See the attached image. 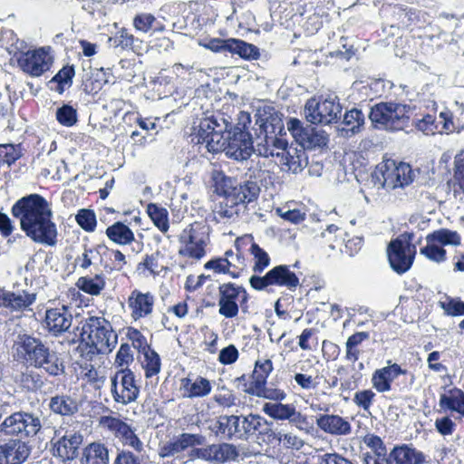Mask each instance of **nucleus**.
Instances as JSON below:
<instances>
[{"label":"nucleus","mask_w":464,"mask_h":464,"mask_svg":"<svg viewBox=\"0 0 464 464\" xmlns=\"http://www.w3.org/2000/svg\"><path fill=\"white\" fill-rule=\"evenodd\" d=\"M12 215L33 242L47 246L57 244L58 230L53 221L50 203L39 194H30L18 199L12 207Z\"/></svg>","instance_id":"f257e3e1"},{"label":"nucleus","mask_w":464,"mask_h":464,"mask_svg":"<svg viewBox=\"0 0 464 464\" xmlns=\"http://www.w3.org/2000/svg\"><path fill=\"white\" fill-rule=\"evenodd\" d=\"M13 350L17 361L40 369L50 376L55 377L65 372L63 359L40 338L27 334H18Z\"/></svg>","instance_id":"f03ea898"},{"label":"nucleus","mask_w":464,"mask_h":464,"mask_svg":"<svg viewBox=\"0 0 464 464\" xmlns=\"http://www.w3.org/2000/svg\"><path fill=\"white\" fill-rule=\"evenodd\" d=\"M212 180L218 195H227L228 199L236 201L243 210L247 204L256 201L260 193V187L256 181L237 182L236 179L227 176L223 171L214 170Z\"/></svg>","instance_id":"7ed1b4c3"},{"label":"nucleus","mask_w":464,"mask_h":464,"mask_svg":"<svg viewBox=\"0 0 464 464\" xmlns=\"http://www.w3.org/2000/svg\"><path fill=\"white\" fill-rule=\"evenodd\" d=\"M80 337L92 353H109L117 343V334L103 317L87 318L82 326Z\"/></svg>","instance_id":"20e7f679"},{"label":"nucleus","mask_w":464,"mask_h":464,"mask_svg":"<svg viewBox=\"0 0 464 464\" xmlns=\"http://www.w3.org/2000/svg\"><path fill=\"white\" fill-rule=\"evenodd\" d=\"M42 427V420L38 414L18 411L5 417L0 423V434L24 440L35 437Z\"/></svg>","instance_id":"39448f33"},{"label":"nucleus","mask_w":464,"mask_h":464,"mask_svg":"<svg viewBox=\"0 0 464 464\" xmlns=\"http://www.w3.org/2000/svg\"><path fill=\"white\" fill-rule=\"evenodd\" d=\"M208 234L209 227L206 224L195 222L188 225L179 235V256L201 259L206 254Z\"/></svg>","instance_id":"423d86ee"},{"label":"nucleus","mask_w":464,"mask_h":464,"mask_svg":"<svg viewBox=\"0 0 464 464\" xmlns=\"http://www.w3.org/2000/svg\"><path fill=\"white\" fill-rule=\"evenodd\" d=\"M304 116L312 124H331L341 119L342 106L339 98L330 94L323 101L309 99L304 105Z\"/></svg>","instance_id":"0eeeda50"},{"label":"nucleus","mask_w":464,"mask_h":464,"mask_svg":"<svg viewBox=\"0 0 464 464\" xmlns=\"http://www.w3.org/2000/svg\"><path fill=\"white\" fill-rule=\"evenodd\" d=\"M224 143L221 152L236 160H246L255 152L250 133L239 127H234L225 133Z\"/></svg>","instance_id":"6e6552de"},{"label":"nucleus","mask_w":464,"mask_h":464,"mask_svg":"<svg viewBox=\"0 0 464 464\" xmlns=\"http://www.w3.org/2000/svg\"><path fill=\"white\" fill-rule=\"evenodd\" d=\"M277 146L283 148L281 152H273L267 147H260L258 155L268 158L276 157L278 161L276 163L283 166L284 170L298 173L307 165V159L304 150L289 147L287 141H277Z\"/></svg>","instance_id":"1a4fd4ad"},{"label":"nucleus","mask_w":464,"mask_h":464,"mask_svg":"<svg viewBox=\"0 0 464 464\" xmlns=\"http://www.w3.org/2000/svg\"><path fill=\"white\" fill-rule=\"evenodd\" d=\"M219 293V314L226 318H233L237 315L239 301L243 312H246V306L244 304L247 302L248 295L244 287L237 286L232 283L223 284L218 287Z\"/></svg>","instance_id":"9d476101"},{"label":"nucleus","mask_w":464,"mask_h":464,"mask_svg":"<svg viewBox=\"0 0 464 464\" xmlns=\"http://www.w3.org/2000/svg\"><path fill=\"white\" fill-rule=\"evenodd\" d=\"M287 129L304 150L323 148L329 140L324 130L311 126L304 127V123L296 118H291L287 121Z\"/></svg>","instance_id":"9b49d317"},{"label":"nucleus","mask_w":464,"mask_h":464,"mask_svg":"<svg viewBox=\"0 0 464 464\" xmlns=\"http://www.w3.org/2000/svg\"><path fill=\"white\" fill-rule=\"evenodd\" d=\"M250 285L256 290H264L269 285L285 286L289 289L295 288L299 285L298 276L289 266L280 265L269 270L266 276H252L249 279Z\"/></svg>","instance_id":"f8f14e48"},{"label":"nucleus","mask_w":464,"mask_h":464,"mask_svg":"<svg viewBox=\"0 0 464 464\" xmlns=\"http://www.w3.org/2000/svg\"><path fill=\"white\" fill-rule=\"evenodd\" d=\"M387 254L392 268L398 274H403L413 263L416 246L410 242V237H398L389 244Z\"/></svg>","instance_id":"ddd939ff"},{"label":"nucleus","mask_w":464,"mask_h":464,"mask_svg":"<svg viewBox=\"0 0 464 464\" xmlns=\"http://www.w3.org/2000/svg\"><path fill=\"white\" fill-rule=\"evenodd\" d=\"M111 393L117 403L127 405L135 401L140 389L136 384L135 375L129 369L118 371L111 378Z\"/></svg>","instance_id":"4468645a"},{"label":"nucleus","mask_w":464,"mask_h":464,"mask_svg":"<svg viewBox=\"0 0 464 464\" xmlns=\"http://www.w3.org/2000/svg\"><path fill=\"white\" fill-rule=\"evenodd\" d=\"M100 424L111 432L124 445L131 447L137 452L144 450L143 443L135 434L134 430L121 419L112 416H103L100 420Z\"/></svg>","instance_id":"2eb2a0df"},{"label":"nucleus","mask_w":464,"mask_h":464,"mask_svg":"<svg viewBox=\"0 0 464 464\" xmlns=\"http://www.w3.org/2000/svg\"><path fill=\"white\" fill-rule=\"evenodd\" d=\"M32 450L28 441L10 437L0 443V464H23L30 457Z\"/></svg>","instance_id":"dca6fc26"},{"label":"nucleus","mask_w":464,"mask_h":464,"mask_svg":"<svg viewBox=\"0 0 464 464\" xmlns=\"http://www.w3.org/2000/svg\"><path fill=\"white\" fill-rule=\"evenodd\" d=\"M263 411L275 420H288L299 429L308 424L306 416L297 411L293 404L267 402L264 404Z\"/></svg>","instance_id":"f3484780"},{"label":"nucleus","mask_w":464,"mask_h":464,"mask_svg":"<svg viewBox=\"0 0 464 464\" xmlns=\"http://www.w3.org/2000/svg\"><path fill=\"white\" fill-rule=\"evenodd\" d=\"M204 437L199 434L182 433L160 446L159 455L162 458L173 457L188 448L202 445Z\"/></svg>","instance_id":"a211bd4d"},{"label":"nucleus","mask_w":464,"mask_h":464,"mask_svg":"<svg viewBox=\"0 0 464 464\" xmlns=\"http://www.w3.org/2000/svg\"><path fill=\"white\" fill-rule=\"evenodd\" d=\"M44 321L48 331L57 336L71 327L72 315L68 307L63 305L47 309Z\"/></svg>","instance_id":"6ab92c4d"},{"label":"nucleus","mask_w":464,"mask_h":464,"mask_svg":"<svg viewBox=\"0 0 464 464\" xmlns=\"http://www.w3.org/2000/svg\"><path fill=\"white\" fill-rule=\"evenodd\" d=\"M197 456L205 460L227 462L235 460L238 457V451L233 444H212L204 449L196 450Z\"/></svg>","instance_id":"aec40b11"},{"label":"nucleus","mask_w":464,"mask_h":464,"mask_svg":"<svg viewBox=\"0 0 464 464\" xmlns=\"http://www.w3.org/2000/svg\"><path fill=\"white\" fill-rule=\"evenodd\" d=\"M82 443V435L79 432H66L53 446L54 455L63 461L72 460L78 456V450Z\"/></svg>","instance_id":"412c9836"},{"label":"nucleus","mask_w":464,"mask_h":464,"mask_svg":"<svg viewBox=\"0 0 464 464\" xmlns=\"http://www.w3.org/2000/svg\"><path fill=\"white\" fill-rule=\"evenodd\" d=\"M19 66L32 76H40L49 70L47 56L42 50L27 51L17 59Z\"/></svg>","instance_id":"4be33fe9"},{"label":"nucleus","mask_w":464,"mask_h":464,"mask_svg":"<svg viewBox=\"0 0 464 464\" xmlns=\"http://www.w3.org/2000/svg\"><path fill=\"white\" fill-rule=\"evenodd\" d=\"M317 427L333 436H346L352 431L350 422L335 414H321L316 418Z\"/></svg>","instance_id":"5701e85b"},{"label":"nucleus","mask_w":464,"mask_h":464,"mask_svg":"<svg viewBox=\"0 0 464 464\" xmlns=\"http://www.w3.org/2000/svg\"><path fill=\"white\" fill-rule=\"evenodd\" d=\"M221 196L222 200L215 204L212 209L213 220L222 224L235 222L243 210L242 208L236 201H230L227 195Z\"/></svg>","instance_id":"b1692460"},{"label":"nucleus","mask_w":464,"mask_h":464,"mask_svg":"<svg viewBox=\"0 0 464 464\" xmlns=\"http://www.w3.org/2000/svg\"><path fill=\"white\" fill-rule=\"evenodd\" d=\"M383 185L387 188H395L403 187L412 181L411 169L409 164L401 163L394 166L392 169L386 167V170L382 172Z\"/></svg>","instance_id":"393cba45"},{"label":"nucleus","mask_w":464,"mask_h":464,"mask_svg":"<svg viewBox=\"0 0 464 464\" xmlns=\"http://www.w3.org/2000/svg\"><path fill=\"white\" fill-rule=\"evenodd\" d=\"M255 418L256 414L231 415L232 439L246 440L254 436Z\"/></svg>","instance_id":"a878e982"},{"label":"nucleus","mask_w":464,"mask_h":464,"mask_svg":"<svg viewBox=\"0 0 464 464\" xmlns=\"http://www.w3.org/2000/svg\"><path fill=\"white\" fill-rule=\"evenodd\" d=\"M390 459L395 464H423L425 462L424 454L408 445L394 447L390 452Z\"/></svg>","instance_id":"bb28decb"},{"label":"nucleus","mask_w":464,"mask_h":464,"mask_svg":"<svg viewBox=\"0 0 464 464\" xmlns=\"http://www.w3.org/2000/svg\"><path fill=\"white\" fill-rule=\"evenodd\" d=\"M50 410L61 416H72L79 411L78 402L67 394H57L50 399Z\"/></svg>","instance_id":"cd10ccee"},{"label":"nucleus","mask_w":464,"mask_h":464,"mask_svg":"<svg viewBox=\"0 0 464 464\" xmlns=\"http://www.w3.org/2000/svg\"><path fill=\"white\" fill-rule=\"evenodd\" d=\"M409 110L410 107L405 104L390 102L388 130H399L407 127L410 120Z\"/></svg>","instance_id":"c85d7f7f"},{"label":"nucleus","mask_w":464,"mask_h":464,"mask_svg":"<svg viewBox=\"0 0 464 464\" xmlns=\"http://www.w3.org/2000/svg\"><path fill=\"white\" fill-rule=\"evenodd\" d=\"M34 301L35 294H29L25 291L14 293L5 290V298L2 304L13 311H21L29 307Z\"/></svg>","instance_id":"c756f323"},{"label":"nucleus","mask_w":464,"mask_h":464,"mask_svg":"<svg viewBox=\"0 0 464 464\" xmlns=\"http://www.w3.org/2000/svg\"><path fill=\"white\" fill-rule=\"evenodd\" d=\"M153 302V296L150 294H142L136 290L129 297V304L132 308L134 317H142L150 314Z\"/></svg>","instance_id":"7c9ffc66"},{"label":"nucleus","mask_w":464,"mask_h":464,"mask_svg":"<svg viewBox=\"0 0 464 464\" xmlns=\"http://www.w3.org/2000/svg\"><path fill=\"white\" fill-rule=\"evenodd\" d=\"M109 450L104 444L92 442L84 448L82 464H109Z\"/></svg>","instance_id":"2f4dec72"},{"label":"nucleus","mask_w":464,"mask_h":464,"mask_svg":"<svg viewBox=\"0 0 464 464\" xmlns=\"http://www.w3.org/2000/svg\"><path fill=\"white\" fill-rule=\"evenodd\" d=\"M440 125V133L460 132L464 129V121L460 116H457L454 112L445 110L440 111L438 118Z\"/></svg>","instance_id":"473e14b6"},{"label":"nucleus","mask_w":464,"mask_h":464,"mask_svg":"<svg viewBox=\"0 0 464 464\" xmlns=\"http://www.w3.org/2000/svg\"><path fill=\"white\" fill-rule=\"evenodd\" d=\"M343 122L347 128L343 129L342 131L346 137H351L362 130L365 116L361 110L353 108L344 113Z\"/></svg>","instance_id":"72a5a7b5"},{"label":"nucleus","mask_w":464,"mask_h":464,"mask_svg":"<svg viewBox=\"0 0 464 464\" xmlns=\"http://www.w3.org/2000/svg\"><path fill=\"white\" fill-rule=\"evenodd\" d=\"M183 397H203L208 395L211 391V385L208 380L205 378H198L195 382L190 379H182Z\"/></svg>","instance_id":"f704fd0d"},{"label":"nucleus","mask_w":464,"mask_h":464,"mask_svg":"<svg viewBox=\"0 0 464 464\" xmlns=\"http://www.w3.org/2000/svg\"><path fill=\"white\" fill-rule=\"evenodd\" d=\"M272 370L273 364L269 359L256 361L252 373V382H250L249 387L245 391L248 393V391L261 388L263 385H266V379Z\"/></svg>","instance_id":"c9c22d12"},{"label":"nucleus","mask_w":464,"mask_h":464,"mask_svg":"<svg viewBox=\"0 0 464 464\" xmlns=\"http://www.w3.org/2000/svg\"><path fill=\"white\" fill-rule=\"evenodd\" d=\"M440 405L464 417V392L457 388L450 390L448 394L440 395Z\"/></svg>","instance_id":"e433bc0d"},{"label":"nucleus","mask_w":464,"mask_h":464,"mask_svg":"<svg viewBox=\"0 0 464 464\" xmlns=\"http://www.w3.org/2000/svg\"><path fill=\"white\" fill-rule=\"evenodd\" d=\"M133 25L135 29L142 33L163 32L165 25L157 20L150 13H140L133 18Z\"/></svg>","instance_id":"4c0bfd02"},{"label":"nucleus","mask_w":464,"mask_h":464,"mask_svg":"<svg viewBox=\"0 0 464 464\" xmlns=\"http://www.w3.org/2000/svg\"><path fill=\"white\" fill-rule=\"evenodd\" d=\"M107 237L121 245L130 244L134 240V235L128 226L116 222L106 229Z\"/></svg>","instance_id":"58836bf2"},{"label":"nucleus","mask_w":464,"mask_h":464,"mask_svg":"<svg viewBox=\"0 0 464 464\" xmlns=\"http://www.w3.org/2000/svg\"><path fill=\"white\" fill-rule=\"evenodd\" d=\"M228 53L238 54L244 59H257L259 56V50L256 45L234 38H230Z\"/></svg>","instance_id":"ea45409f"},{"label":"nucleus","mask_w":464,"mask_h":464,"mask_svg":"<svg viewBox=\"0 0 464 464\" xmlns=\"http://www.w3.org/2000/svg\"><path fill=\"white\" fill-rule=\"evenodd\" d=\"M231 424V415H222L209 423L208 430L222 440H232Z\"/></svg>","instance_id":"a19ab883"},{"label":"nucleus","mask_w":464,"mask_h":464,"mask_svg":"<svg viewBox=\"0 0 464 464\" xmlns=\"http://www.w3.org/2000/svg\"><path fill=\"white\" fill-rule=\"evenodd\" d=\"M389 108L390 102H380L372 107L369 113V119L375 127H382L388 130V115L390 112Z\"/></svg>","instance_id":"79ce46f5"},{"label":"nucleus","mask_w":464,"mask_h":464,"mask_svg":"<svg viewBox=\"0 0 464 464\" xmlns=\"http://www.w3.org/2000/svg\"><path fill=\"white\" fill-rule=\"evenodd\" d=\"M77 286L83 292L97 295L105 286V281L102 275H95L93 277L82 276L78 279Z\"/></svg>","instance_id":"37998d69"},{"label":"nucleus","mask_w":464,"mask_h":464,"mask_svg":"<svg viewBox=\"0 0 464 464\" xmlns=\"http://www.w3.org/2000/svg\"><path fill=\"white\" fill-rule=\"evenodd\" d=\"M147 212L154 225L163 233L169 230L168 211L156 204H149Z\"/></svg>","instance_id":"c03bdc74"},{"label":"nucleus","mask_w":464,"mask_h":464,"mask_svg":"<svg viewBox=\"0 0 464 464\" xmlns=\"http://www.w3.org/2000/svg\"><path fill=\"white\" fill-rule=\"evenodd\" d=\"M427 242L432 240L440 245H453L458 246L460 244V237L456 231L449 229H440L430 234L426 237Z\"/></svg>","instance_id":"a18cd8bd"},{"label":"nucleus","mask_w":464,"mask_h":464,"mask_svg":"<svg viewBox=\"0 0 464 464\" xmlns=\"http://www.w3.org/2000/svg\"><path fill=\"white\" fill-rule=\"evenodd\" d=\"M264 435L266 436L268 440H276L278 441L282 440V433L276 432L272 429V422H268L265 418L256 415L255 424H254V435Z\"/></svg>","instance_id":"49530a36"},{"label":"nucleus","mask_w":464,"mask_h":464,"mask_svg":"<svg viewBox=\"0 0 464 464\" xmlns=\"http://www.w3.org/2000/svg\"><path fill=\"white\" fill-rule=\"evenodd\" d=\"M262 130L265 132V137L269 134H281L284 130L283 121L277 112L270 113L264 119H261Z\"/></svg>","instance_id":"de8ad7c7"},{"label":"nucleus","mask_w":464,"mask_h":464,"mask_svg":"<svg viewBox=\"0 0 464 464\" xmlns=\"http://www.w3.org/2000/svg\"><path fill=\"white\" fill-rule=\"evenodd\" d=\"M19 380L24 388L32 392L40 390L45 383L42 375L34 370H26L22 372Z\"/></svg>","instance_id":"09e8293b"},{"label":"nucleus","mask_w":464,"mask_h":464,"mask_svg":"<svg viewBox=\"0 0 464 464\" xmlns=\"http://www.w3.org/2000/svg\"><path fill=\"white\" fill-rule=\"evenodd\" d=\"M143 353L145 356L144 369L146 377H151L156 375L160 371V358L159 354L150 349V347H143Z\"/></svg>","instance_id":"8fccbe9b"},{"label":"nucleus","mask_w":464,"mask_h":464,"mask_svg":"<svg viewBox=\"0 0 464 464\" xmlns=\"http://www.w3.org/2000/svg\"><path fill=\"white\" fill-rule=\"evenodd\" d=\"M220 121L226 125L225 128H219L218 130L212 132L209 136L208 140H207L206 148L209 152L217 153L221 152L222 148L224 146V136L227 131V122L224 118H220Z\"/></svg>","instance_id":"3c124183"},{"label":"nucleus","mask_w":464,"mask_h":464,"mask_svg":"<svg viewBox=\"0 0 464 464\" xmlns=\"http://www.w3.org/2000/svg\"><path fill=\"white\" fill-rule=\"evenodd\" d=\"M55 116L58 122L66 127H72L77 122V111L68 104L58 108Z\"/></svg>","instance_id":"603ef678"},{"label":"nucleus","mask_w":464,"mask_h":464,"mask_svg":"<svg viewBox=\"0 0 464 464\" xmlns=\"http://www.w3.org/2000/svg\"><path fill=\"white\" fill-rule=\"evenodd\" d=\"M250 252L255 258V265L253 266L254 272L262 273L270 263L267 253L256 243L252 244Z\"/></svg>","instance_id":"864d4df0"},{"label":"nucleus","mask_w":464,"mask_h":464,"mask_svg":"<svg viewBox=\"0 0 464 464\" xmlns=\"http://www.w3.org/2000/svg\"><path fill=\"white\" fill-rule=\"evenodd\" d=\"M435 241L427 242V246L420 248V254L424 255L430 260L435 262H442L446 259V250L437 245Z\"/></svg>","instance_id":"5fc2aeb1"},{"label":"nucleus","mask_w":464,"mask_h":464,"mask_svg":"<svg viewBox=\"0 0 464 464\" xmlns=\"http://www.w3.org/2000/svg\"><path fill=\"white\" fill-rule=\"evenodd\" d=\"M161 257L162 255L160 251H156L151 255H146L143 262L139 264V267L143 266L154 276L160 275V273L165 269L164 266L160 263V258Z\"/></svg>","instance_id":"6e6d98bb"},{"label":"nucleus","mask_w":464,"mask_h":464,"mask_svg":"<svg viewBox=\"0 0 464 464\" xmlns=\"http://www.w3.org/2000/svg\"><path fill=\"white\" fill-rule=\"evenodd\" d=\"M78 225L85 231L92 232L96 227V217L92 210L82 208L76 215Z\"/></svg>","instance_id":"4d7b16f0"},{"label":"nucleus","mask_w":464,"mask_h":464,"mask_svg":"<svg viewBox=\"0 0 464 464\" xmlns=\"http://www.w3.org/2000/svg\"><path fill=\"white\" fill-rule=\"evenodd\" d=\"M74 76V69L72 66H65L61 69L58 73L53 76L50 82H57L58 86L56 91L59 93H62L63 89V84H72V77Z\"/></svg>","instance_id":"13d9d810"},{"label":"nucleus","mask_w":464,"mask_h":464,"mask_svg":"<svg viewBox=\"0 0 464 464\" xmlns=\"http://www.w3.org/2000/svg\"><path fill=\"white\" fill-rule=\"evenodd\" d=\"M249 394L256 395L257 397H263L273 401H283L285 398V393L276 388L266 387L263 385L261 388H257L252 391H248Z\"/></svg>","instance_id":"bf43d9fd"},{"label":"nucleus","mask_w":464,"mask_h":464,"mask_svg":"<svg viewBox=\"0 0 464 464\" xmlns=\"http://www.w3.org/2000/svg\"><path fill=\"white\" fill-rule=\"evenodd\" d=\"M364 443L372 449V452H368L365 456H378L387 454L385 445L380 437L375 435H367L364 438Z\"/></svg>","instance_id":"052dcab7"},{"label":"nucleus","mask_w":464,"mask_h":464,"mask_svg":"<svg viewBox=\"0 0 464 464\" xmlns=\"http://www.w3.org/2000/svg\"><path fill=\"white\" fill-rule=\"evenodd\" d=\"M440 304L449 315L456 316L464 314V302L460 300L448 297L445 301H440Z\"/></svg>","instance_id":"680f3d73"},{"label":"nucleus","mask_w":464,"mask_h":464,"mask_svg":"<svg viewBox=\"0 0 464 464\" xmlns=\"http://www.w3.org/2000/svg\"><path fill=\"white\" fill-rule=\"evenodd\" d=\"M340 44L342 48L331 51L330 55L332 57L341 58L346 61L350 60L355 53V50L353 49V45L348 44V39L346 37H341Z\"/></svg>","instance_id":"e2e57ef3"},{"label":"nucleus","mask_w":464,"mask_h":464,"mask_svg":"<svg viewBox=\"0 0 464 464\" xmlns=\"http://www.w3.org/2000/svg\"><path fill=\"white\" fill-rule=\"evenodd\" d=\"M0 152H3V157L8 166H11L22 156L20 147H14L12 144H0Z\"/></svg>","instance_id":"0e129e2a"},{"label":"nucleus","mask_w":464,"mask_h":464,"mask_svg":"<svg viewBox=\"0 0 464 464\" xmlns=\"http://www.w3.org/2000/svg\"><path fill=\"white\" fill-rule=\"evenodd\" d=\"M231 266V263L227 258H217L212 259L205 264V268L207 269H213L215 272L218 273H229L234 277H236L235 274H232L229 271V267Z\"/></svg>","instance_id":"69168bd1"},{"label":"nucleus","mask_w":464,"mask_h":464,"mask_svg":"<svg viewBox=\"0 0 464 464\" xmlns=\"http://www.w3.org/2000/svg\"><path fill=\"white\" fill-rule=\"evenodd\" d=\"M133 361L131 347L129 343H122L117 353L115 363L119 366L128 365Z\"/></svg>","instance_id":"338daca9"},{"label":"nucleus","mask_w":464,"mask_h":464,"mask_svg":"<svg viewBox=\"0 0 464 464\" xmlns=\"http://www.w3.org/2000/svg\"><path fill=\"white\" fill-rule=\"evenodd\" d=\"M436 430L443 436L450 435L456 424L450 417H442L435 420Z\"/></svg>","instance_id":"774afa93"}]
</instances>
